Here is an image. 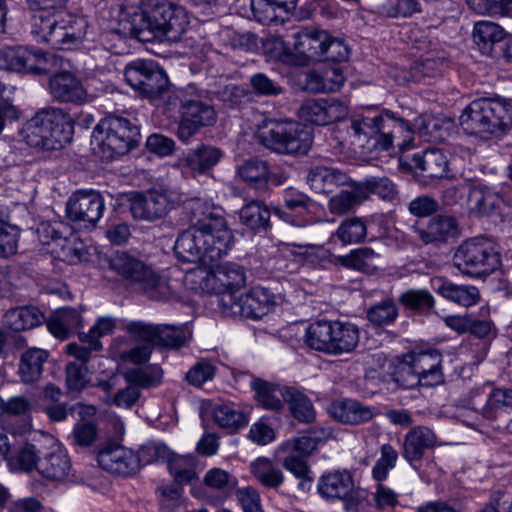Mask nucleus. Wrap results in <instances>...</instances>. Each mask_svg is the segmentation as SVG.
Returning <instances> with one entry per match:
<instances>
[{
	"label": "nucleus",
	"mask_w": 512,
	"mask_h": 512,
	"mask_svg": "<svg viewBox=\"0 0 512 512\" xmlns=\"http://www.w3.org/2000/svg\"><path fill=\"white\" fill-rule=\"evenodd\" d=\"M361 190L366 194H376L383 200L392 201L397 195L395 185L388 178H371L359 184Z\"/></svg>",
	"instance_id": "nucleus-62"
},
{
	"label": "nucleus",
	"mask_w": 512,
	"mask_h": 512,
	"mask_svg": "<svg viewBox=\"0 0 512 512\" xmlns=\"http://www.w3.org/2000/svg\"><path fill=\"white\" fill-rule=\"evenodd\" d=\"M399 302L418 313H427L435 306L433 295L426 289H409L400 295Z\"/></svg>",
	"instance_id": "nucleus-56"
},
{
	"label": "nucleus",
	"mask_w": 512,
	"mask_h": 512,
	"mask_svg": "<svg viewBox=\"0 0 512 512\" xmlns=\"http://www.w3.org/2000/svg\"><path fill=\"white\" fill-rule=\"evenodd\" d=\"M367 235L366 224L361 218L352 217L341 222L332 237H337L343 244H357Z\"/></svg>",
	"instance_id": "nucleus-55"
},
{
	"label": "nucleus",
	"mask_w": 512,
	"mask_h": 512,
	"mask_svg": "<svg viewBox=\"0 0 512 512\" xmlns=\"http://www.w3.org/2000/svg\"><path fill=\"white\" fill-rule=\"evenodd\" d=\"M175 195L167 189H150L130 198V211L134 219L155 221L165 217L174 208Z\"/></svg>",
	"instance_id": "nucleus-16"
},
{
	"label": "nucleus",
	"mask_w": 512,
	"mask_h": 512,
	"mask_svg": "<svg viewBox=\"0 0 512 512\" xmlns=\"http://www.w3.org/2000/svg\"><path fill=\"white\" fill-rule=\"evenodd\" d=\"M366 200V194L361 190L359 184L352 190H343L333 196L328 203L329 211L333 214H345L355 206Z\"/></svg>",
	"instance_id": "nucleus-53"
},
{
	"label": "nucleus",
	"mask_w": 512,
	"mask_h": 512,
	"mask_svg": "<svg viewBox=\"0 0 512 512\" xmlns=\"http://www.w3.org/2000/svg\"><path fill=\"white\" fill-rule=\"evenodd\" d=\"M111 270L130 284L137 285L152 281L153 270L142 260L127 252H116L109 260Z\"/></svg>",
	"instance_id": "nucleus-23"
},
{
	"label": "nucleus",
	"mask_w": 512,
	"mask_h": 512,
	"mask_svg": "<svg viewBox=\"0 0 512 512\" xmlns=\"http://www.w3.org/2000/svg\"><path fill=\"white\" fill-rule=\"evenodd\" d=\"M251 387L255 392L256 401L268 410H280L286 402L287 392L291 389V387H281L261 379L253 380Z\"/></svg>",
	"instance_id": "nucleus-36"
},
{
	"label": "nucleus",
	"mask_w": 512,
	"mask_h": 512,
	"mask_svg": "<svg viewBox=\"0 0 512 512\" xmlns=\"http://www.w3.org/2000/svg\"><path fill=\"white\" fill-rule=\"evenodd\" d=\"M272 297L268 290L254 287L246 293H224L219 299L223 313L258 319L268 313Z\"/></svg>",
	"instance_id": "nucleus-14"
},
{
	"label": "nucleus",
	"mask_w": 512,
	"mask_h": 512,
	"mask_svg": "<svg viewBox=\"0 0 512 512\" xmlns=\"http://www.w3.org/2000/svg\"><path fill=\"white\" fill-rule=\"evenodd\" d=\"M505 36L503 28L494 22L480 21L474 25L473 39L483 55L492 56L495 45L501 43Z\"/></svg>",
	"instance_id": "nucleus-40"
},
{
	"label": "nucleus",
	"mask_w": 512,
	"mask_h": 512,
	"mask_svg": "<svg viewBox=\"0 0 512 512\" xmlns=\"http://www.w3.org/2000/svg\"><path fill=\"white\" fill-rule=\"evenodd\" d=\"M49 332L58 339H67L83 326L81 314L75 308H62L45 321Z\"/></svg>",
	"instance_id": "nucleus-35"
},
{
	"label": "nucleus",
	"mask_w": 512,
	"mask_h": 512,
	"mask_svg": "<svg viewBox=\"0 0 512 512\" xmlns=\"http://www.w3.org/2000/svg\"><path fill=\"white\" fill-rule=\"evenodd\" d=\"M48 354L45 350L39 348H31L24 352L21 356L18 374L25 384L37 381L43 370V364L46 362Z\"/></svg>",
	"instance_id": "nucleus-43"
},
{
	"label": "nucleus",
	"mask_w": 512,
	"mask_h": 512,
	"mask_svg": "<svg viewBox=\"0 0 512 512\" xmlns=\"http://www.w3.org/2000/svg\"><path fill=\"white\" fill-rule=\"evenodd\" d=\"M383 118L384 113L353 116L350 125V135L354 139L353 143L363 150H380Z\"/></svg>",
	"instance_id": "nucleus-22"
},
{
	"label": "nucleus",
	"mask_w": 512,
	"mask_h": 512,
	"mask_svg": "<svg viewBox=\"0 0 512 512\" xmlns=\"http://www.w3.org/2000/svg\"><path fill=\"white\" fill-rule=\"evenodd\" d=\"M201 230L198 226H193L181 233L174 245V250L179 259L185 262H203L207 264L204 244Z\"/></svg>",
	"instance_id": "nucleus-31"
},
{
	"label": "nucleus",
	"mask_w": 512,
	"mask_h": 512,
	"mask_svg": "<svg viewBox=\"0 0 512 512\" xmlns=\"http://www.w3.org/2000/svg\"><path fill=\"white\" fill-rule=\"evenodd\" d=\"M319 494L327 500H341L348 512H357L366 498V491L355 487L352 475L347 470L323 474L317 484Z\"/></svg>",
	"instance_id": "nucleus-13"
},
{
	"label": "nucleus",
	"mask_w": 512,
	"mask_h": 512,
	"mask_svg": "<svg viewBox=\"0 0 512 512\" xmlns=\"http://www.w3.org/2000/svg\"><path fill=\"white\" fill-rule=\"evenodd\" d=\"M51 95L61 101L81 104L87 99V92L78 78L69 72H59L49 80Z\"/></svg>",
	"instance_id": "nucleus-29"
},
{
	"label": "nucleus",
	"mask_w": 512,
	"mask_h": 512,
	"mask_svg": "<svg viewBox=\"0 0 512 512\" xmlns=\"http://www.w3.org/2000/svg\"><path fill=\"white\" fill-rule=\"evenodd\" d=\"M165 462L175 481L180 485L190 483L196 477L195 458L192 455H178L171 451Z\"/></svg>",
	"instance_id": "nucleus-51"
},
{
	"label": "nucleus",
	"mask_w": 512,
	"mask_h": 512,
	"mask_svg": "<svg viewBox=\"0 0 512 512\" xmlns=\"http://www.w3.org/2000/svg\"><path fill=\"white\" fill-rule=\"evenodd\" d=\"M378 254L373 249L365 247L351 251L341 258L343 266L361 271L366 274H374L377 270Z\"/></svg>",
	"instance_id": "nucleus-49"
},
{
	"label": "nucleus",
	"mask_w": 512,
	"mask_h": 512,
	"mask_svg": "<svg viewBox=\"0 0 512 512\" xmlns=\"http://www.w3.org/2000/svg\"><path fill=\"white\" fill-rule=\"evenodd\" d=\"M250 470L258 483L266 489L278 491L284 483L285 476L282 470L267 458H258L253 461Z\"/></svg>",
	"instance_id": "nucleus-42"
},
{
	"label": "nucleus",
	"mask_w": 512,
	"mask_h": 512,
	"mask_svg": "<svg viewBox=\"0 0 512 512\" xmlns=\"http://www.w3.org/2000/svg\"><path fill=\"white\" fill-rule=\"evenodd\" d=\"M211 415L214 422L223 429L238 430L247 424V418L234 404L215 402L211 406Z\"/></svg>",
	"instance_id": "nucleus-44"
},
{
	"label": "nucleus",
	"mask_w": 512,
	"mask_h": 512,
	"mask_svg": "<svg viewBox=\"0 0 512 512\" xmlns=\"http://www.w3.org/2000/svg\"><path fill=\"white\" fill-rule=\"evenodd\" d=\"M260 144L281 155H304L312 145V133L295 121L266 122L256 135Z\"/></svg>",
	"instance_id": "nucleus-6"
},
{
	"label": "nucleus",
	"mask_w": 512,
	"mask_h": 512,
	"mask_svg": "<svg viewBox=\"0 0 512 512\" xmlns=\"http://www.w3.org/2000/svg\"><path fill=\"white\" fill-rule=\"evenodd\" d=\"M97 461L102 469L122 476H131L139 471V459L136 454L123 446L101 450Z\"/></svg>",
	"instance_id": "nucleus-25"
},
{
	"label": "nucleus",
	"mask_w": 512,
	"mask_h": 512,
	"mask_svg": "<svg viewBox=\"0 0 512 512\" xmlns=\"http://www.w3.org/2000/svg\"><path fill=\"white\" fill-rule=\"evenodd\" d=\"M42 40L54 49L69 50L85 37L87 21L67 11L40 14L35 23Z\"/></svg>",
	"instance_id": "nucleus-8"
},
{
	"label": "nucleus",
	"mask_w": 512,
	"mask_h": 512,
	"mask_svg": "<svg viewBox=\"0 0 512 512\" xmlns=\"http://www.w3.org/2000/svg\"><path fill=\"white\" fill-rule=\"evenodd\" d=\"M330 413L339 422L349 425L369 422L375 415L371 407L354 399L334 402L331 405Z\"/></svg>",
	"instance_id": "nucleus-33"
},
{
	"label": "nucleus",
	"mask_w": 512,
	"mask_h": 512,
	"mask_svg": "<svg viewBox=\"0 0 512 512\" xmlns=\"http://www.w3.org/2000/svg\"><path fill=\"white\" fill-rule=\"evenodd\" d=\"M358 342V328L354 324L340 321H315L308 326L305 334L308 347L329 355L351 352Z\"/></svg>",
	"instance_id": "nucleus-7"
},
{
	"label": "nucleus",
	"mask_w": 512,
	"mask_h": 512,
	"mask_svg": "<svg viewBox=\"0 0 512 512\" xmlns=\"http://www.w3.org/2000/svg\"><path fill=\"white\" fill-rule=\"evenodd\" d=\"M345 77L339 67H330L323 73L313 72L308 76V85L311 90L319 93L334 92L343 85Z\"/></svg>",
	"instance_id": "nucleus-46"
},
{
	"label": "nucleus",
	"mask_w": 512,
	"mask_h": 512,
	"mask_svg": "<svg viewBox=\"0 0 512 512\" xmlns=\"http://www.w3.org/2000/svg\"><path fill=\"white\" fill-rule=\"evenodd\" d=\"M413 166L422 172L423 177L440 179L448 176L447 155L440 149H428L412 158Z\"/></svg>",
	"instance_id": "nucleus-34"
},
{
	"label": "nucleus",
	"mask_w": 512,
	"mask_h": 512,
	"mask_svg": "<svg viewBox=\"0 0 512 512\" xmlns=\"http://www.w3.org/2000/svg\"><path fill=\"white\" fill-rule=\"evenodd\" d=\"M208 262H214L225 256L231 248L233 235L226 222L220 217H210L199 223Z\"/></svg>",
	"instance_id": "nucleus-19"
},
{
	"label": "nucleus",
	"mask_w": 512,
	"mask_h": 512,
	"mask_svg": "<svg viewBox=\"0 0 512 512\" xmlns=\"http://www.w3.org/2000/svg\"><path fill=\"white\" fill-rule=\"evenodd\" d=\"M116 327V321L112 317H100L87 333H79V339L83 343H87L95 351L102 349L100 338L112 333Z\"/></svg>",
	"instance_id": "nucleus-59"
},
{
	"label": "nucleus",
	"mask_w": 512,
	"mask_h": 512,
	"mask_svg": "<svg viewBox=\"0 0 512 512\" xmlns=\"http://www.w3.org/2000/svg\"><path fill=\"white\" fill-rule=\"evenodd\" d=\"M163 371L158 365H150L145 368H132L125 372L124 378L127 384L140 389H149L158 386L162 382Z\"/></svg>",
	"instance_id": "nucleus-50"
},
{
	"label": "nucleus",
	"mask_w": 512,
	"mask_h": 512,
	"mask_svg": "<svg viewBox=\"0 0 512 512\" xmlns=\"http://www.w3.org/2000/svg\"><path fill=\"white\" fill-rule=\"evenodd\" d=\"M71 471L67 451L59 443H53L42 453L38 462V472L52 481H63Z\"/></svg>",
	"instance_id": "nucleus-28"
},
{
	"label": "nucleus",
	"mask_w": 512,
	"mask_h": 512,
	"mask_svg": "<svg viewBox=\"0 0 512 512\" xmlns=\"http://www.w3.org/2000/svg\"><path fill=\"white\" fill-rule=\"evenodd\" d=\"M139 138L140 131L137 125L126 118L109 116L95 126L91 144L102 158L111 160L129 152L137 145Z\"/></svg>",
	"instance_id": "nucleus-5"
},
{
	"label": "nucleus",
	"mask_w": 512,
	"mask_h": 512,
	"mask_svg": "<svg viewBox=\"0 0 512 512\" xmlns=\"http://www.w3.org/2000/svg\"><path fill=\"white\" fill-rule=\"evenodd\" d=\"M139 289L153 300L172 301L178 299L174 285L167 279L158 276L154 271L152 281H149V283H142Z\"/></svg>",
	"instance_id": "nucleus-58"
},
{
	"label": "nucleus",
	"mask_w": 512,
	"mask_h": 512,
	"mask_svg": "<svg viewBox=\"0 0 512 512\" xmlns=\"http://www.w3.org/2000/svg\"><path fill=\"white\" fill-rule=\"evenodd\" d=\"M454 265L470 276H480L493 271L499 258L492 243L483 237H475L464 241L454 254Z\"/></svg>",
	"instance_id": "nucleus-12"
},
{
	"label": "nucleus",
	"mask_w": 512,
	"mask_h": 512,
	"mask_svg": "<svg viewBox=\"0 0 512 512\" xmlns=\"http://www.w3.org/2000/svg\"><path fill=\"white\" fill-rule=\"evenodd\" d=\"M437 292L445 299L465 308L477 305L481 301V294L473 285H459L452 282H443Z\"/></svg>",
	"instance_id": "nucleus-41"
},
{
	"label": "nucleus",
	"mask_w": 512,
	"mask_h": 512,
	"mask_svg": "<svg viewBox=\"0 0 512 512\" xmlns=\"http://www.w3.org/2000/svg\"><path fill=\"white\" fill-rule=\"evenodd\" d=\"M180 106L177 137L188 143L201 128L215 124L217 115L208 93L194 86L178 89L169 96L168 104Z\"/></svg>",
	"instance_id": "nucleus-4"
},
{
	"label": "nucleus",
	"mask_w": 512,
	"mask_h": 512,
	"mask_svg": "<svg viewBox=\"0 0 512 512\" xmlns=\"http://www.w3.org/2000/svg\"><path fill=\"white\" fill-rule=\"evenodd\" d=\"M282 460L283 467L292 473L298 480V489L306 493L313 484V476L307 462L298 455L289 454Z\"/></svg>",
	"instance_id": "nucleus-52"
},
{
	"label": "nucleus",
	"mask_w": 512,
	"mask_h": 512,
	"mask_svg": "<svg viewBox=\"0 0 512 512\" xmlns=\"http://www.w3.org/2000/svg\"><path fill=\"white\" fill-rule=\"evenodd\" d=\"M448 66V61L436 54H428L413 67L412 80L418 81L421 76L435 77Z\"/></svg>",
	"instance_id": "nucleus-60"
},
{
	"label": "nucleus",
	"mask_w": 512,
	"mask_h": 512,
	"mask_svg": "<svg viewBox=\"0 0 512 512\" xmlns=\"http://www.w3.org/2000/svg\"><path fill=\"white\" fill-rule=\"evenodd\" d=\"M307 181L316 193L328 194L335 187L345 184L347 176L333 167L315 166L309 171Z\"/></svg>",
	"instance_id": "nucleus-39"
},
{
	"label": "nucleus",
	"mask_w": 512,
	"mask_h": 512,
	"mask_svg": "<svg viewBox=\"0 0 512 512\" xmlns=\"http://www.w3.org/2000/svg\"><path fill=\"white\" fill-rule=\"evenodd\" d=\"M189 23L188 14L183 7L169 2L149 0L142 8L139 19L131 31L141 42H176L186 32Z\"/></svg>",
	"instance_id": "nucleus-1"
},
{
	"label": "nucleus",
	"mask_w": 512,
	"mask_h": 512,
	"mask_svg": "<svg viewBox=\"0 0 512 512\" xmlns=\"http://www.w3.org/2000/svg\"><path fill=\"white\" fill-rule=\"evenodd\" d=\"M287 393L286 402L289 404L292 415L301 422H311L315 418V411L308 397L292 387Z\"/></svg>",
	"instance_id": "nucleus-57"
},
{
	"label": "nucleus",
	"mask_w": 512,
	"mask_h": 512,
	"mask_svg": "<svg viewBox=\"0 0 512 512\" xmlns=\"http://www.w3.org/2000/svg\"><path fill=\"white\" fill-rule=\"evenodd\" d=\"M502 202L501 195L494 190L487 187L471 186L467 197V209L470 213L477 215H489L499 209Z\"/></svg>",
	"instance_id": "nucleus-37"
},
{
	"label": "nucleus",
	"mask_w": 512,
	"mask_h": 512,
	"mask_svg": "<svg viewBox=\"0 0 512 512\" xmlns=\"http://www.w3.org/2000/svg\"><path fill=\"white\" fill-rule=\"evenodd\" d=\"M223 151L213 145L201 144L190 149L182 158V165L188 168L193 175L208 173L223 158Z\"/></svg>",
	"instance_id": "nucleus-32"
},
{
	"label": "nucleus",
	"mask_w": 512,
	"mask_h": 512,
	"mask_svg": "<svg viewBox=\"0 0 512 512\" xmlns=\"http://www.w3.org/2000/svg\"><path fill=\"white\" fill-rule=\"evenodd\" d=\"M36 233L43 245L56 243L62 249H65L69 237L72 235V229L63 222H41L37 226Z\"/></svg>",
	"instance_id": "nucleus-47"
},
{
	"label": "nucleus",
	"mask_w": 512,
	"mask_h": 512,
	"mask_svg": "<svg viewBox=\"0 0 512 512\" xmlns=\"http://www.w3.org/2000/svg\"><path fill=\"white\" fill-rule=\"evenodd\" d=\"M239 218L242 224L253 230L266 228L270 219V211L260 201H251L242 207Z\"/></svg>",
	"instance_id": "nucleus-54"
},
{
	"label": "nucleus",
	"mask_w": 512,
	"mask_h": 512,
	"mask_svg": "<svg viewBox=\"0 0 512 512\" xmlns=\"http://www.w3.org/2000/svg\"><path fill=\"white\" fill-rule=\"evenodd\" d=\"M73 134L71 118L58 108H46L26 122L21 135L30 146L41 150H58L70 143Z\"/></svg>",
	"instance_id": "nucleus-3"
},
{
	"label": "nucleus",
	"mask_w": 512,
	"mask_h": 512,
	"mask_svg": "<svg viewBox=\"0 0 512 512\" xmlns=\"http://www.w3.org/2000/svg\"><path fill=\"white\" fill-rule=\"evenodd\" d=\"M238 174L242 180L255 188H264L268 182L282 184V180L270 171L267 162L259 159L246 161L238 168Z\"/></svg>",
	"instance_id": "nucleus-38"
},
{
	"label": "nucleus",
	"mask_w": 512,
	"mask_h": 512,
	"mask_svg": "<svg viewBox=\"0 0 512 512\" xmlns=\"http://www.w3.org/2000/svg\"><path fill=\"white\" fill-rule=\"evenodd\" d=\"M383 120L380 150L388 151L397 147L403 152L410 149L414 140V131L410 124L390 111L384 112Z\"/></svg>",
	"instance_id": "nucleus-21"
},
{
	"label": "nucleus",
	"mask_w": 512,
	"mask_h": 512,
	"mask_svg": "<svg viewBox=\"0 0 512 512\" xmlns=\"http://www.w3.org/2000/svg\"><path fill=\"white\" fill-rule=\"evenodd\" d=\"M294 51L285 45L281 38L274 40L277 58L291 66H308L312 61H322L328 32L314 27H305L294 35Z\"/></svg>",
	"instance_id": "nucleus-10"
},
{
	"label": "nucleus",
	"mask_w": 512,
	"mask_h": 512,
	"mask_svg": "<svg viewBox=\"0 0 512 512\" xmlns=\"http://www.w3.org/2000/svg\"><path fill=\"white\" fill-rule=\"evenodd\" d=\"M244 269L235 263H222L211 268L199 266L185 275L184 281L192 289L218 294V300L224 293H239L245 284Z\"/></svg>",
	"instance_id": "nucleus-9"
},
{
	"label": "nucleus",
	"mask_w": 512,
	"mask_h": 512,
	"mask_svg": "<svg viewBox=\"0 0 512 512\" xmlns=\"http://www.w3.org/2000/svg\"><path fill=\"white\" fill-rule=\"evenodd\" d=\"M380 453V458L372 468V476L378 482L387 478L389 471L396 466L398 460V452L391 444H383Z\"/></svg>",
	"instance_id": "nucleus-61"
},
{
	"label": "nucleus",
	"mask_w": 512,
	"mask_h": 512,
	"mask_svg": "<svg viewBox=\"0 0 512 512\" xmlns=\"http://www.w3.org/2000/svg\"><path fill=\"white\" fill-rule=\"evenodd\" d=\"M124 77L139 95L151 101L172 96L166 73L152 60L136 59L130 62L125 67Z\"/></svg>",
	"instance_id": "nucleus-11"
},
{
	"label": "nucleus",
	"mask_w": 512,
	"mask_h": 512,
	"mask_svg": "<svg viewBox=\"0 0 512 512\" xmlns=\"http://www.w3.org/2000/svg\"><path fill=\"white\" fill-rule=\"evenodd\" d=\"M105 199L95 190H80L68 200L66 211L69 219L84 228H94L103 216Z\"/></svg>",
	"instance_id": "nucleus-18"
},
{
	"label": "nucleus",
	"mask_w": 512,
	"mask_h": 512,
	"mask_svg": "<svg viewBox=\"0 0 512 512\" xmlns=\"http://www.w3.org/2000/svg\"><path fill=\"white\" fill-rule=\"evenodd\" d=\"M243 512H264L258 490L252 486L237 488L234 492Z\"/></svg>",
	"instance_id": "nucleus-64"
},
{
	"label": "nucleus",
	"mask_w": 512,
	"mask_h": 512,
	"mask_svg": "<svg viewBox=\"0 0 512 512\" xmlns=\"http://www.w3.org/2000/svg\"><path fill=\"white\" fill-rule=\"evenodd\" d=\"M459 124L471 135L501 136L512 128V100L500 97L475 99L463 109Z\"/></svg>",
	"instance_id": "nucleus-2"
},
{
	"label": "nucleus",
	"mask_w": 512,
	"mask_h": 512,
	"mask_svg": "<svg viewBox=\"0 0 512 512\" xmlns=\"http://www.w3.org/2000/svg\"><path fill=\"white\" fill-rule=\"evenodd\" d=\"M127 330L141 341L152 342L153 345L168 348H179L185 345L191 337V332L186 324L175 326L133 322L127 326Z\"/></svg>",
	"instance_id": "nucleus-17"
},
{
	"label": "nucleus",
	"mask_w": 512,
	"mask_h": 512,
	"mask_svg": "<svg viewBox=\"0 0 512 512\" xmlns=\"http://www.w3.org/2000/svg\"><path fill=\"white\" fill-rule=\"evenodd\" d=\"M408 361L414 366L421 386L433 387L443 383L442 354L439 351L411 352L408 353Z\"/></svg>",
	"instance_id": "nucleus-24"
},
{
	"label": "nucleus",
	"mask_w": 512,
	"mask_h": 512,
	"mask_svg": "<svg viewBox=\"0 0 512 512\" xmlns=\"http://www.w3.org/2000/svg\"><path fill=\"white\" fill-rule=\"evenodd\" d=\"M437 445L435 432L427 426H414L404 436L402 456L411 465L422 460L427 450Z\"/></svg>",
	"instance_id": "nucleus-26"
},
{
	"label": "nucleus",
	"mask_w": 512,
	"mask_h": 512,
	"mask_svg": "<svg viewBox=\"0 0 512 512\" xmlns=\"http://www.w3.org/2000/svg\"><path fill=\"white\" fill-rule=\"evenodd\" d=\"M367 316L376 325H387L397 318L398 309L392 300L387 299L370 307Z\"/></svg>",
	"instance_id": "nucleus-63"
},
{
	"label": "nucleus",
	"mask_w": 512,
	"mask_h": 512,
	"mask_svg": "<svg viewBox=\"0 0 512 512\" xmlns=\"http://www.w3.org/2000/svg\"><path fill=\"white\" fill-rule=\"evenodd\" d=\"M512 408V389L496 388L493 389L484 405L480 408L483 417L489 420L497 419L503 412H507Z\"/></svg>",
	"instance_id": "nucleus-45"
},
{
	"label": "nucleus",
	"mask_w": 512,
	"mask_h": 512,
	"mask_svg": "<svg viewBox=\"0 0 512 512\" xmlns=\"http://www.w3.org/2000/svg\"><path fill=\"white\" fill-rule=\"evenodd\" d=\"M55 55L28 47H10L0 50V69L19 73L42 74L51 71L56 64Z\"/></svg>",
	"instance_id": "nucleus-15"
},
{
	"label": "nucleus",
	"mask_w": 512,
	"mask_h": 512,
	"mask_svg": "<svg viewBox=\"0 0 512 512\" xmlns=\"http://www.w3.org/2000/svg\"><path fill=\"white\" fill-rule=\"evenodd\" d=\"M412 230L425 245L446 242L459 233L456 219L449 215L434 216L426 226L413 225Z\"/></svg>",
	"instance_id": "nucleus-27"
},
{
	"label": "nucleus",
	"mask_w": 512,
	"mask_h": 512,
	"mask_svg": "<svg viewBox=\"0 0 512 512\" xmlns=\"http://www.w3.org/2000/svg\"><path fill=\"white\" fill-rule=\"evenodd\" d=\"M297 0H250V6L254 18L266 23L277 17L276 11L288 12L296 7Z\"/></svg>",
	"instance_id": "nucleus-48"
},
{
	"label": "nucleus",
	"mask_w": 512,
	"mask_h": 512,
	"mask_svg": "<svg viewBox=\"0 0 512 512\" xmlns=\"http://www.w3.org/2000/svg\"><path fill=\"white\" fill-rule=\"evenodd\" d=\"M46 317L38 307L24 305L10 308L2 316V326L13 332L34 329L45 323Z\"/></svg>",
	"instance_id": "nucleus-30"
},
{
	"label": "nucleus",
	"mask_w": 512,
	"mask_h": 512,
	"mask_svg": "<svg viewBox=\"0 0 512 512\" xmlns=\"http://www.w3.org/2000/svg\"><path fill=\"white\" fill-rule=\"evenodd\" d=\"M347 115V103L336 98L308 99L298 110V116L302 120L320 126L340 121Z\"/></svg>",
	"instance_id": "nucleus-20"
}]
</instances>
